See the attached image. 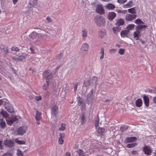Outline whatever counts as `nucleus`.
<instances>
[{"instance_id":"nucleus-1","label":"nucleus","mask_w":156,"mask_h":156,"mask_svg":"<svg viewBox=\"0 0 156 156\" xmlns=\"http://www.w3.org/2000/svg\"><path fill=\"white\" fill-rule=\"evenodd\" d=\"M94 22L99 26H103L105 25L106 21L105 18L103 16H98L94 19Z\"/></svg>"},{"instance_id":"nucleus-2","label":"nucleus","mask_w":156,"mask_h":156,"mask_svg":"<svg viewBox=\"0 0 156 156\" xmlns=\"http://www.w3.org/2000/svg\"><path fill=\"white\" fill-rule=\"evenodd\" d=\"M51 112L52 117H55L56 119L55 122H56L58 119L57 116L58 112V107L55 105L51 107Z\"/></svg>"},{"instance_id":"nucleus-3","label":"nucleus","mask_w":156,"mask_h":156,"mask_svg":"<svg viewBox=\"0 0 156 156\" xmlns=\"http://www.w3.org/2000/svg\"><path fill=\"white\" fill-rule=\"evenodd\" d=\"M95 12L100 15H103L105 12L103 6L101 4H98L97 5Z\"/></svg>"},{"instance_id":"nucleus-4","label":"nucleus","mask_w":156,"mask_h":156,"mask_svg":"<svg viewBox=\"0 0 156 156\" xmlns=\"http://www.w3.org/2000/svg\"><path fill=\"white\" fill-rule=\"evenodd\" d=\"M40 34H39L36 32L33 31L29 35L30 39L34 41H36L39 38Z\"/></svg>"},{"instance_id":"nucleus-5","label":"nucleus","mask_w":156,"mask_h":156,"mask_svg":"<svg viewBox=\"0 0 156 156\" xmlns=\"http://www.w3.org/2000/svg\"><path fill=\"white\" fill-rule=\"evenodd\" d=\"M27 130V127L26 126H20L17 130V135H23L26 133Z\"/></svg>"},{"instance_id":"nucleus-6","label":"nucleus","mask_w":156,"mask_h":156,"mask_svg":"<svg viewBox=\"0 0 156 156\" xmlns=\"http://www.w3.org/2000/svg\"><path fill=\"white\" fill-rule=\"evenodd\" d=\"M4 144L5 146L10 148H11L14 145L13 141L10 139H6L4 140Z\"/></svg>"},{"instance_id":"nucleus-7","label":"nucleus","mask_w":156,"mask_h":156,"mask_svg":"<svg viewBox=\"0 0 156 156\" xmlns=\"http://www.w3.org/2000/svg\"><path fill=\"white\" fill-rule=\"evenodd\" d=\"M143 151L145 154L147 155H150L151 154L152 151L151 147L145 145L143 148Z\"/></svg>"},{"instance_id":"nucleus-8","label":"nucleus","mask_w":156,"mask_h":156,"mask_svg":"<svg viewBox=\"0 0 156 156\" xmlns=\"http://www.w3.org/2000/svg\"><path fill=\"white\" fill-rule=\"evenodd\" d=\"M93 91V89H92L87 95L86 103L88 105L92 103L93 99L92 98Z\"/></svg>"},{"instance_id":"nucleus-9","label":"nucleus","mask_w":156,"mask_h":156,"mask_svg":"<svg viewBox=\"0 0 156 156\" xmlns=\"http://www.w3.org/2000/svg\"><path fill=\"white\" fill-rule=\"evenodd\" d=\"M17 121H18V119L16 116H13L11 118H8L6 119L7 124L10 125H11L14 122Z\"/></svg>"},{"instance_id":"nucleus-10","label":"nucleus","mask_w":156,"mask_h":156,"mask_svg":"<svg viewBox=\"0 0 156 156\" xmlns=\"http://www.w3.org/2000/svg\"><path fill=\"white\" fill-rule=\"evenodd\" d=\"M136 17V14H127L126 16L125 19L126 21H130L135 19Z\"/></svg>"},{"instance_id":"nucleus-11","label":"nucleus","mask_w":156,"mask_h":156,"mask_svg":"<svg viewBox=\"0 0 156 156\" xmlns=\"http://www.w3.org/2000/svg\"><path fill=\"white\" fill-rule=\"evenodd\" d=\"M137 140L136 137L135 136L127 137L124 140L125 143H128L135 142Z\"/></svg>"},{"instance_id":"nucleus-12","label":"nucleus","mask_w":156,"mask_h":156,"mask_svg":"<svg viewBox=\"0 0 156 156\" xmlns=\"http://www.w3.org/2000/svg\"><path fill=\"white\" fill-rule=\"evenodd\" d=\"M116 14L114 12H109L108 15V18L110 21H112L116 16Z\"/></svg>"},{"instance_id":"nucleus-13","label":"nucleus","mask_w":156,"mask_h":156,"mask_svg":"<svg viewBox=\"0 0 156 156\" xmlns=\"http://www.w3.org/2000/svg\"><path fill=\"white\" fill-rule=\"evenodd\" d=\"M0 48L2 52L6 54L8 53V51L7 46L3 44H2L0 47Z\"/></svg>"},{"instance_id":"nucleus-14","label":"nucleus","mask_w":156,"mask_h":156,"mask_svg":"<svg viewBox=\"0 0 156 156\" xmlns=\"http://www.w3.org/2000/svg\"><path fill=\"white\" fill-rule=\"evenodd\" d=\"M89 48V45L87 43H85L83 44L82 47L80 48V50L82 51H87Z\"/></svg>"},{"instance_id":"nucleus-15","label":"nucleus","mask_w":156,"mask_h":156,"mask_svg":"<svg viewBox=\"0 0 156 156\" xmlns=\"http://www.w3.org/2000/svg\"><path fill=\"white\" fill-rule=\"evenodd\" d=\"M147 27V26L145 25H139L137 26L136 27V30L137 31H138L140 33L142 31L143 29H146Z\"/></svg>"},{"instance_id":"nucleus-16","label":"nucleus","mask_w":156,"mask_h":156,"mask_svg":"<svg viewBox=\"0 0 156 156\" xmlns=\"http://www.w3.org/2000/svg\"><path fill=\"white\" fill-rule=\"evenodd\" d=\"M143 100L144 104L147 107H148L149 105V98L145 95L143 97Z\"/></svg>"},{"instance_id":"nucleus-17","label":"nucleus","mask_w":156,"mask_h":156,"mask_svg":"<svg viewBox=\"0 0 156 156\" xmlns=\"http://www.w3.org/2000/svg\"><path fill=\"white\" fill-rule=\"evenodd\" d=\"M5 108L6 110L9 113L12 112L13 111V109L11 105L9 104H7L5 105Z\"/></svg>"},{"instance_id":"nucleus-18","label":"nucleus","mask_w":156,"mask_h":156,"mask_svg":"<svg viewBox=\"0 0 156 156\" xmlns=\"http://www.w3.org/2000/svg\"><path fill=\"white\" fill-rule=\"evenodd\" d=\"M140 32H139L138 31L136 30L135 31L133 34V37L134 38H135L136 40H138V39H140L139 37L140 36Z\"/></svg>"},{"instance_id":"nucleus-19","label":"nucleus","mask_w":156,"mask_h":156,"mask_svg":"<svg viewBox=\"0 0 156 156\" xmlns=\"http://www.w3.org/2000/svg\"><path fill=\"white\" fill-rule=\"evenodd\" d=\"M81 117V124H83L86 122V118L85 117V113L83 112L81 115L80 116Z\"/></svg>"},{"instance_id":"nucleus-20","label":"nucleus","mask_w":156,"mask_h":156,"mask_svg":"<svg viewBox=\"0 0 156 156\" xmlns=\"http://www.w3.org/2000/svg\"><path fill=\"white\" fill-rule=\"evenodd\" d=\"M129 32V30H122L120 33L121 36L122 37H128V34Z\"/></svg>"},{"instance_id":"nucleus-21","label":"nucleus","mask_w":156,"mask_h":156,"mask_svg":"<svg viewBox=\"0 0 156 156\" xmlns=\"http://www.w3.org/2000/svg\"><path fill=\"white\" fill-rule=\"evenodd\" d=\"M136 105L137 107H140L143 105V101L141 99H138L135 101Z\"/></svg>"},{"instance_id":"nucleus-22","label":"nucleus","mask_w":156,"mask_h":156,"mask_svg":"<svg viewBox=\"0 0 156 156\" xmlns=\"http://www.w3.org/2000/svg\"><path fill=\"white\" fill-rule=\"evenodd\" d=\"M98 77L96 76H93L91 80V84L92 86H94V85L95 86V87H96L97 84V82L98 81Z\"/></svg>"},{"instance_id":"nucleus-23","label":"nucleus","mask_w":156,"mask_h":156,"mask_svg":"<svg viewBox=\"0 0 156 156\" xmlns=\"http://www.w3.org/2000/svg\"><path fill=\"white\" fill-rule=\"evenodd\" d=\"M83 85L86 87H88L90 86H92V84H91V80H85L84 82Z\"/></svg>"},{"instance_id":"nucleus-24","label":"nucleus","mask_w":156,"mask_h":156,"mask_svg":"<svg viewBox=\"0 0 156 156\" xmlns=\"http://www.w3.org/2000/svg\"><path fill=\"white\" fill-rule=\"evenodd\" d=\"M115 5L112 3H109L106 5V8L107 9L112 10L115 8Z\"/></svg>"},{"instance_id":"nucleus-25","label":"nucleus","mask_w":156,"mask_h":156,"mask_svg":"<svg viewBox=\"0 0 156 156\" xmlns=\"http://www.w3.org/2000/svg\"><path fill=\"white\" fill-rule=\"evenodd\" d=\"M125 22L124 20L122 19H119L117 20L116 24L118 26H119L124 24Z\"/></svg>"},{"instance_id":"nucleus-26","label":"nucleus","mask_w":156,"mask_h":156,"mask_svg":"<svg viewBox=\"0 0 156 156\" xmlns=\"http://www.w3.org/2000/svg\"><path fill=\"white\" fill-rule=\"evenodd\" d=\"M6 124L3 119H0V126L2 129L4 128L6 126Z\"/></svg>"},{"instance_id":"nucleus-27","label":"nucleus","mask_w":156,"mask_h":156,"mask_svg":"<svg viewBox=\"0 0 156 156\" xmlns=\"http://www.w3.org/2000/svg\"><path fill=\"white\" fill-rule=\"evenodd\" d=\"M0 113L2 116L6 118H7L9 116V114L5 111L2 110L0 112Z\"/></svg>"},{"instance_id":"nucleus-28","label":"nucleus","mask_w":156,"mask_h":156,"mask_svg":"<svg viewBox=\"0 0 156 156\" xmlns=\"http://www.w3.org/2000/svg\"><path fill=\"white\" fill-rule=\"evenodd\" d=\"M105 129L104 128L99 127L97 130L98 133L100 134L101 135H102L105 131Z\"/></svg>"},{"instance_id":"nucleus-29","label":"nucleus","mask_w":156,"mask_h":156,"mask_svg":"<svg viewBox=\"0 0 156 156\" xmlns=\"http://www.w3.org/2000/svg\"><path fill=\"white\" fill-rule=\"evenodd\" d=\"M29 56V55L27 54H25L24 55H21L19 56L20 61L24 60L25 59Z\"/></svg>"},{"instance_id":"nucleus-30","label":"nucleus","mask_w":156,"mask_h":156,"mask_svg":"<svg viewBox=\"0 0 156 156\" xmlns=\"http://www.w3.org/2000/svg\"><path fill=\"white\" fill-rule=\"evenodd\" d=\"M77 153L79 156H86L85 153L81 149H79L77 151Z\"/></svg>"},{"instance_id":"nucleus-31","label":"nucleus","mask_w":156,"mask_h":156,"mask_svg":"<svg viewBox=\"0 0 156 156\" xmlns=\"http://www.w3.org/2000/svg\"><path fill=\"white\" fill-rule=\"evenodd\" d=\"M77 99L78 101V105L79 106H81L83 103L82 98L79 96L77 97Z\"/></svg>"},{"instance_id":"nucleus-32","label":"nucleus","mask_w":156,"mask_h":156,"mask_svg":"<svg viewBox=\"0 0 156 156\" xmlns=\"http://www.w3.org/2000/svg\"><path fill=\"white\" fill-rule=\"evenodd\" d=\"M41 112L37 110L36 112V115L35 116L36 119H41Z\"/></svg>"},{"instance_id":"nucleus-33","label":"nucleus","mask_w":156,"mask_h":156,"mask_svg":"<svg viewBox=\"0 0 156 156\" xmlns=\"http://www.w3.org/2000/svg\"><path fill=\"white\" fill-rule=\"evenodd\" d=\"M121 28L119 26L116 27H113L112 28L113 32L115 34H117V33L119 32Z\"/></svg>"},{"instance_id":"nucleus-34","label":"nucleus","mask_w":156,"mask_h":156,"mask_svg":"<svg viewBox=\"0 0 156 156\" xmlns=\"http://www.w3.org/2000/svg\"><path fill=\"white\" fill-rule=\"evenodd\" d=\"M137 145V144L136 143L129 144L127 145L126 147L128 148H132L135 147Z\"/></svg>"},{"instance_id":"nucleus-35","label":"nucleus","mask_w":156,"mask_h":156,"mask_svg":"<svg viewBox=\"0 0 156 156\" xmlns=\"http://www.w3.org/2000/svg\"><path fill=\"white\" fill-rule=\"evenodd\" d=\"M46 80V82H49V80L53 78L52 73L50 75H47V76L44 77Z\"/></svg>"},{"instance_id":"nucleus-36","label":"nucleus","mask_w":156,"mask_h":156,"mask_svg":"<svg viewBox=\"0 0 156 156\" xmlns=\"http://www.w3.org/2000/svg\"><path fill=\"white\" fill-rule=\"evenodd\" d=\"M133 2L132 1H129L127 3L124 5V7L125 8H130L133 5Z\"/></svg>"},{"instance_id":"nucleus-37","label":"nucleus","mask_w":156,"mask_h":156,"mask_svg":"<svg viewBox=\"0 0 156 156\" xmlns=\"http://www.w3.org/2000/svg\"><path fill=\"white\" fill-rule=\"evenodd\" d=\"M100 54H101V55L100 57V60H102L104 58V48L102 47L101 48V51L100 52Z\"/></svg>"},{"instance_id":"nucleus-38","label":"nucleus","mask_w":156,"mask_h":156,"mask_svg":"<svg viewBox=\"0 0 156 156\" xmlns=\"http://www.w3.org/2000/svg\"><path fill=\"white\" fill-rule=\"evenodd\" d=\"M128 10L129 12L132 14H135L136 13V9L134 7L129 9Z\"/></svg>"},{"instance_id":"nucleus-39","label":"nucleus","mask_w":156,"mask_h":156,"mask_svg":"<svg viewBox=\"0 0 156 156\" xmlns=\"http://www.w3.org/2000/svg\"><path fill=\"white\" fill-rule=\"evenodd\" d=\"M134 22L137 25H138L144 23L140 19H138L136 20Z\"/></svg>"},{"instance_id":"nucleus-40","label":"nucleus","mask_w":156,"mask_h":156,"mask_svg":"<svg viewBox=\"0 0 156 156\" xmlns=\"http://www.w3.org/2000/svg\"><path fill=\"white\" fill-rule=\"evenodd\" d=\"M52 73L50 72L49 70H45L43 72V75L44 76H47V75H49Z\"/></svg>"},{"instance_id":"nucleus-41","label":"nucleus","mask_w":156,"mask_h":156,"mask_svg":"<svg viewBox=\"0 0 156 156\" xmlns=\"http://www.w3.org/2000/svg\"><path fill=\"white\" fill-rule=\"evenodd\" d=\"M82 37L84 39H85L87 36V32L85 29L82 30Z\"/></svg>"},{"instance_id":"nucleus-42","label":"nucleus","mask_w":156,"mask_h":156,"mask_svg":"<svg viewBox=\"0 0 156 156\" xmlns=\"http://www.w3.org/2000/svg\"><path fill=\"white\" fill-rule=\"evenodd\" d=\"M128 128V126H124L122 127H121L120 130L122 132H123L126 130Z\"/></svg>"},{"instance_id":"nucleus-43","label":"nucleus","mask_w":156,"mask_h":156,"mask_svg":"<svg viewBox=\"0 0 156 156\" xmlns=\"http://www.w3.org/2000/svg\"><path fill=\"white\" fill-rule=\"evenodd\" d=\"M47 84H44L43 85L42 88L43 90H45L48 88L49 85V82H46Z\"/></svg>"},{"instance_id":"nucleus-44","label":"nucleus","mask_w":156,"mask_h":156,"mask_svg":"<svg viewBox=\"0 0 156 156\" xmlns=\"http://www.w3.org/2000/svg\"><path fill=\"white\" fill-rule=\"evenodd\" d=\"M135 26V25L134 24H129L126 27V28L128 29L127 30H129V31L134 28Z\"/></svg>"},{"instance_id":"nucleus-45","label":"nucleus","mask_w":156,"mask_h":156,"mask_svg":"<svg viewBox=\"0 0 156 156\" xmlns=\"http://www.w3.org/2000/svg\"><path fill=\"white\" fill-rule=\"evenodd\" d=\"M66 129L65 125L63 123L61 124V127L59 128V130L60 131H63Z\"/></svg>"},{"instance_id":"nucleus-46","label":"nucleus","mask_w":156,"mask_h":156,"mask_svg":"<svg viewBox=\"0 0 156 156\" xmlns=\"http://www.w3.org/2000/svg\"><path fill=\"white\" fill-rule=\"evenodd\" d=\"M17 154L18 156H23V153L21 150L19 149L17 150Z\"/></svg>"},{"instance_id":"nucleus-47","label":"nucleus","mask_w":156,"mask_h":156,"mask_svg":"<svg viewBox=\"0 0 156 156\" xmlns=\"http://www.w3.org/2000/svg\"><path fill=\"white\" fill-rule=\"evenodd\" d=\"M125 50L124 49L120 48L118 51V52L120 55H122L124 54Z\"/></svg>"},{"instance_id":"nucleus-48","label":"nucleus","mask_w":156,"mask_h":156,"mask_svg":"<svg viewBox=\"0 0 156 156\" xmlns=\"http://www.w3.org/2000/svg\"><path fill=\"white\" fill-rule=\"evenodd\" d=\"M99 122V119L98 115L97 118L95 120V126L96 128H97L99 126L98 123Z\"/></svg>"},{"instance_id":"nucleus-49","label":"nucleus","mask_w":156,"mask_h":156,"mask_svg":"<svg viewBox=\"0 0 156 156\" xmlns=\"http://www.w3.org/2000/svg\"><path fill=\"white\" fill-rule=\"evenodd\" d=\"M15 142L17 143L18 144H25V142L24 141H21L17 139H16L15 140Z\"/></svg>"},{"instance_id":"nucleus-50","label":"nucleus","mask_w":156,"mask_h":156,"mask_svg":"<svg viewBox=\"0 0 156 156\" xmlns=\"http://www.w3.org/2000/svg\"><path fill=\"white\" fill-rule=\"evenodd\" d=\"M12 59L13 60H14L15 61L17 62H18L19 61H20V59L19 58V56L17 57H16V56H14V57H12Z\"/></svg>"},{"instance_id":"nucleus-51","label":"nucleus","mask_w":156,"mask_h":156,"mask_svg":"<svg viewBox=\"0 0 156 156\" xmlns=\"http://www.w3.org/2000/svg\"><path fill=\"white\" fill-rule=\"evenodd\" d=\"M11 49L12 51H18L19 50V49L18 48H17V47H12L11 48Z\"/></svg>"},{"instance_id":"nucleus-52","label":"nucleus","mask_w":156,"mask_h":156,"mask_svg":"<svg viewBox=\"0 0 156 156\" xmlns=\"http://www.w3.org/2000/svg\"><path fill=\"white\" fill-rule=\"evenodd\" d=\"M31 2H32V4L31 3V5H32L33 6H34L37 4V0H32L30 2V3H31Z\"/></svg>"},{"instance_id":"nucleus-53","label":"nucleus","mask_w":156,"mask_h":156,"mask_svg":"<svg viewBox=\"0 0 156 156\" xmlns=\"http://www.w3.org/2000/svg\"><path fill=\"white\" fill-rule=\"evenodd\" d=\"M59 138L64 139L65 135L64 133H60L59 134Z\"/></svg>"},{"instance_id":"nucleus-54","label":"nucleus","mask_w":156,"mask_h":156,"mask_svg":"<svg viewBox=\"0 0 156 156\" xmlns=\"http://www.w3.org/2000/svg\"><path fill=\"white\" fill-rule=\"evenodd\" d=\"M58 142L59 144H62L64 143V139L59 138Z\"/></svg>"},{"instance_id":"nucleus-55","label":"nucleus","mask_w":156,"mask_h":156,"mask_svg":"<svg viewBox=\"0 0 156 156\" xmlns=\"http://www.w3.org/2000/svg\"><path fill=\"white\" fill-rule=\"evenodd\" d=\"M127 0H117V2L120 4H122L127 1Z\"/></svg>"},{"instance_id":"nucleus-56","label":"nucleus","mask_w":156,"mask_h":156,"mask_svg":"<svg viewBox=\"0 0 156 156\" xmlns=\"http://www.w3.org/2000/svg\"><path fill=\"white\" fill-rule=\"evenodd\" d=\"M46 20L48 21V23L52 22V20L51 19L49 16H47L46 19Z\"/></svg>"},{"instance_id":"nucleus-57","label":"nucleus","mask_w":156,"mask_h":156,"mask_svg":"<svg viewBox=\"0 0 156 156\" xmlns=\"http://www.w3.org/2000/svg\"><path fill=\"white\" fill-rule=\"evenodd\" d=\"M58 28H55V30H51L52 32L53 33V35L55 34H56L58 31Z\"/></svg>"},{"instance_id":"nucleus-58","label":"nucleus","mask_w":156,"mask_h":156,"mask_svg":"<svg viewBox=\"0 0 156 156\" xmlns=\"http://www.w3.org/2000/svg\"><path fill=\"white\" fill-rule=\"evenodd\" d=\"M2 156H13V155L11 153H6L4 154Z\"/></svg>"},{"instance_id":"nucleus-59","label":"nucleus","mask_w":156,"mask_h":156,"mask_svg":"<svg viewBox=\"0 0 156 156\" xmlns=\"http://www.w3.org/2000/svg\"><path fill=\"white\" fill-rule=\"evenodd\" d=\"M63 56V54L62 53H60L57 55V58L58 59H60Z\"/></svg>"},{"instance_id":"nucleus-60","label":"nucleus","mask_w":156,"mask_h":156,"mask_svg":"<svg viewBox=\"0 0 156 156\" xmlns=\"http://www.w3.org/2000/svg\"><path fill=\"white\" fill-rule=\"evenodd\" d=\"M78 83H76L75 84V85L74 87V90L75 91V92H76V91L78 87Z\"/></svg>"},{"instance_id":"nucleus-61","label":"nucleus","mask_w":156,"mask_h":156,"mask_svg":"<svg viewBox=\"0 0 156 156\" xmlns=\"http://www.w3.org/2000/svg\"><path fill=\"white\" fill-rule=\"evenodd\" d=\"M42 99V97L41 96H36L35 97V100L36 101H39L41 100Z\"/></svg>"},{"instance_id":"nucleus-62","label":"nucleus","mask_w":156,"mask_h":156,"mask_svg":"<svg viewBox=\"0 0 156 156\" xmlns=\"http://www.w3.org/2000/svg\"><path fill=\"white\" fill-rule=\"evenodd\" d=\"M23 38L26 41H28L29 40V39L28 38V37L27 36H25L24 35L23 37Z\"/></svg>"},{"instance_id":"nucleus-63","label":"nucleus","mask_w":156,"mask_h":156,"mask_svg":"<svg viewBox=\"0 0 156 156\" xmlns=\"http://www.w3.org/2000/svg\"><path fill=\"white\" fill-rule=\"evenodd\" d=\"M153 102L154 103L156 104V96L153 98Z\"/></svg>"},{"instance_id":"nucleus-64","label":"nucleus","mask_w":156,"mask_h":156,"mask_svg":"<svg viewBox=\"0 0 156 156\" xmlns=\"http://www.w3.org/2000/svg\"><path fill=\"white\" fill-rule=\"evenodd\" d=\"M66 156H71L70 153L68 152H67L66 153Z\"/></svg>"}]
</instances>
